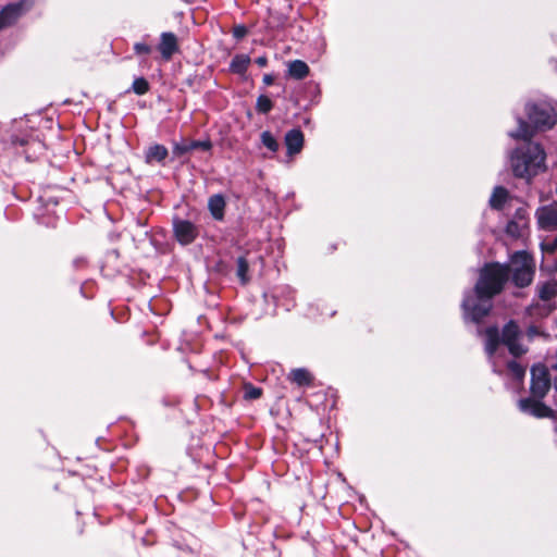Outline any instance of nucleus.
<instances>
[{"label":"nucleus","instance_id":"nucleus-7","mask_svg":"<svg viewBox=\"0 0 557 557\" xmlns=\"http://www.w3.org/2000/svg\"><path fill=\"white\" fill-rule=\"evenodd\" d=\"M519 327L513 321H509L503 329L502 342L508 347L511 355L519 357L524 354L523 347L518 343Z\"/></svg>","mask_w":557,"mask_h":557},{"label":"nucleus","instance_id":"nucleus-17","mask_svg":"<svg viewBox=\"0 0 557 557\" xmlns=\"http://www.w3.org/2000/svg\"><path fill=\"white\" fill-rule=\"evenodd\" d=\"M508 198V191L503 186H496L490 198V206L493 209H502Z\"/></svg>","mask_w":557,"mask_h":557},{"label":"nucleus","instance_id":"nucleus-13","mask_svg":"<svg viewBox=\"0 0 557 557\" xmlns=\"http://www.w3.org/2000/svg\"><path fill=\"white\" fill-rule=\"evenodd\" d=\"M169 154V151L165 146L160 144H154L148 148L146 151V162H163Z\"/></svg>","mask_w":557,"mask_h":557},{"label":"nucleus","instance_id":"nucleus-19","mask_svg":"<svg viewBox=\"0 0 557 557\" xmlns=\"http://www.w3.org/2000/svg\"><path fill=\"white\" fill-rule=\"evenodd\" d=\"M556 295L557 284L555 283L546 282L539 287V297L544 301L553 299Z\"/></svg>","mask_w":557,"mask_h":557},{"label":"nucleus","instance_id":"nucleus-3","mask_svg":"<svg viewBox=\"0 0 557 557\" xmlns=\"http://www.w3.org/2000/svg\"><path fill=\"white\" fill-rule=\"evenodd\" d=\"M550 386L552 377L548 369L542 363L533 366L531 369V396L519 400V409L536 418H554L555 411L541 401Z\"/></svg>","mask_w":557,"mask_h":557},{"label":"nucleus","instance_id":"nucleus-1","mask_svg":"<svg viewBox=\"0 0 557 557\" xmlns=\"http://www.w3.org/2000/svg\"><path fill=\"white\" fill-rule=\"evenodd\" d=\"M511 264L490 263L481 270L474 288L465 294L461 307L465 319L480 323L492 310L493 298L500 294L510 275L515 286H529L534 277L535 264L527 251H516Z\"/></svg>","mask_w":557,"mask_h":557},{"label":"nucleus","instance_id":"nucleus-12","mask_svg":"<svg viewBox=\"0 0 557 557\" xmlns=\"http://www.w3.org/2000/svg\"><path fill=\"white\" fill-rule=\"evenodd\" d=\"M225 206V199L220 194L213 195L209 198L208 208L211 215L216 221H222L224 219Z\"/></svg>","mask_w":557,"mask_h":557},{"label":"nucleus","instance_id":"nucleus-23","mask_svg":"<svg viewBox=\"0 0 557 557\" xmlns=\"http://www.w3.org/2000/svg\"><path fill=\"white\" fill-rule=\"evenodd\" d=\"M262 395V389L257 387L250 383L244 385V398L247 400H255L260 398Z\"/></svg>","mask_w":557,"mask_h":557},{"label":"nucleus","instance_id":"nucleus-2","mask_svg":"<svg viewBox=\"0 0 557 557\" xmlns=\"http://www.w3.org/2000/svg\"><path fill=\"white\" fill-rule=\"evenodd\" d=\"M518 129L510 132L513 139H522L524 143L517 147L509 156L511 171L516 177L524 178L528 182L544 171L546 153L543 147L531 140L534 132L521 116L517 117Z\"/></svg>","mask_w":557,"mask_h":557},{"label":"nucleus","instance_id":"nucleus-4","mask_svg":"<svg viewBox=\"0 0 557 557\" xmlns=\"http://www.w3.org/2000/svg\"><path fill=\"white\" fill-rule=\"evenodd\" d=\"M525 112L530 124V128L535 131H546L552 128L557 122V113L552 103L528 102L525 104Z\"/></svg>","mask_w":557,"mask_h":557},{"label":"nucleus","instance_id":"nucleus-25","mask_svg":"<svg viewBox=\"0 0 557 557\" xmlns=\"http://www.w3.org/2000/svg\"><path fill=\"white\" fill-rule=\"evenodd\" d=\"M11 143L15 146H27V145H37V146H41L40 141H37L34 139L33 136H18V135H12L11 136Z\"/></svg>","mask_w":557,"mask_h":557},{"label":"nucleus","instance_id":"nucleus-28","mask_svg":"<svg viewBox=\"0 0 557 557\" xmlns=\"http://www.w3.org/2000/svg\"><path fill=\"white\" fill-rule=\"evenodd\" d=\"M134 50H135V53L138 54V55H143V54H149L151 52V47L148 46L147 44L145 42H136L134 45Z\"/></svg>","mask_w":557,"mask_h":557},{"label":"nucleus","instance_id":"nucleus-14","mask_svg":"<svg viewBox=\"0 0 557 557\" xmlns=\"http://www.w3.org/2000/svg\"><path fill=\"white\" fill-rule=\"evenodd\" d=\"M309 66L301 60H294L288 64V75L295 79H304L309 75Z\"/></svg>","mask_w":557,"mask_h":557},{"label":"nucleus","instance_id":"nucleus-8","mask_svg":"<svg viewBox=\"0 0 557 557\" xmlns=\"http://www.w3.org/2000/svg\"><path fill=\"white\" fill-rule=\"evenodd\" d=\"M536 219L539 226L545 231L557 230V201L547 206L540 207L536 210Z\"/></svg>","mask_w":557,"mask_h":557},{"label":"nucleus","instance_id":"nucleus-9","mask_svg":"<svg viewBox=\"0 0 557 557\" xmlns=\"http://www.w3.org/2000/svg\"><path fill=\"white\" fill-rule=\"evenodd\" d=\"M195 149H201L205 151H210L212 149V143L211 140H191L189 143L182 141V143H175L173 146V156L174 157H183L186 153L195 150Z\"/></svg>","mask_w":557,"mask_h":557},{"label":"nucleus","instance_id":"nucleus-27","mask_svg":"<svg viewBox=\"0 0 557 557\" xmlns=\"http://www.w3.org/2000/svg\"><path fill=\"white\" fill-rule=\"evenodd\" d=\"M506 233L512 237H519L521 235L520 225L516 221H510L506 225Z\"/></svg>","mask_w":557,"mask_h":557},{"label":"nucleus","instance_id":"nucleus-10","mask_svg":"<svg viewBox=\"0 0 557 557\" xmlns=\"http://www.w3.org/2000/svg\"><path fill=\"white\" fill-rule=\"evenodd\" d=\"M158 49L162 58H164L165 60L171 59L172 55L178 50L176 36L170 32L162 33Z\"/></svg>","mask_w":557,"mask_h":557},{"label":"nucleus","instance_id":"nucleus-5","mask_svg":"<svg viewBox=\"0 0 557 557\" xmlns=\"http://www.w3.org/2000/svg\"><path fill=\"white\" fill-rule=\"evenodd\" d=\"M32 0H21L18 2L9 3L0 11V30L12 26L32 8Z\"/></svg>","mask_w":557,"mask_h":557},{"label":"nucleus","instance_id":"nucleus-32","mask_svg":"<svg viewBox=\"0 0 557 557\" xmlns=\"http://www.w3.org/2000/svg\"><path fill=\"white\" fill-rule=\"evenodd\" d=\"M273 82H274V76H273L272 74H265V75L263 76V83H264L265 85H268V86H269V85H272V84H273Z\"/></svg>","mask_w":557,"mask_h":557},{"label":"nucleus","instance_id":"nucleus-29","mask_svg":"<svg viewBox=\"0 0 557 557\" xmlns=\"http://www.w3.org/2000/svg\"><path fill=\"white\" fill-rule=\"evenodd\" d=\"M247 33H248V30H247L246 26H244V25H236L233 28V36L237 40L244 38L247 35Z\"/></svg>","mask_w":557,"mask_h":557},{"label":"nucleus","instance_id":"nucleus-18","mask_svg":"<svg viewBox=\"0 0 557 557\" xmlns=\"http://www.w3.org/2000/svg\"><path fill=\"white\" fill-rule=\"evenodd\" d=\"M290 379L299 386L310 385L312 381L311 374L302 368L294 369L290 372Z\"/></svg>","mask_w":557,"mask_h":557},{"label":"nucleus","instance_id":"nucleus-22","mask_svg":"<svg viewBox=\"0 0 557 557\" xmlns=\"http://www.w3.org/2000/svg\"><path fill=\"white\" fill-rule=\"evenodd\" d=\"M261 143L272 152H276L280 148L277 140L269 131L262 132Z\"/></svg>","mask_w":557,"mask_h":557},{"label":"nucleus","instance_id":"nucleus-20","mask_svg":"<svg viewBox=\"0 0 557 557\" xmlns=\"http://www.w3.org/2000/svg\"><path fill=\"white\" fill-rule=\"evenodd\" d=\"M249 263L247 259L242 256L237 259V271L236 274L243 284H247L249 281L248 276Z\"/></svg>","mask_w":557,"mask_h":557},{"label":"nucleus","instance_id":"nucleus-6","mask_svg":"<svg viewBox=\"0 0 557 557\" xmlns=\"http://www.w3.org/2000/svg\"><path fill=\"white\" fill-rule=\"evenodd\" d=\"M173 233L176 240L181 245H189L191 244L199 235V228L196 224L188 220H183L180 218L173 219Z\"/></svg>","mask_w":557,"mask_h":557},{"label":"nucleus","instance_id":"nucleus-11","mask_svg":"<svg viewBox=\"0 0 557 557\" xmlns=\"http://www.w3.org/2000/svg\"><path fill=\"white\" fill-rule=\"evenodd\" d=\"M285 145L287 153L294 156L299 153L304 147V134L299 128H293L285 135Z\"/></svg>","mask_w":557,"mask_h":557},{"label":"nucleus","instance_id":"nucleus-15","mask_svg":"<svg viewBox=\"0 0 557 557\" xmlns=\"http://www.w3.org/2000/svg\"><path fill=\"white\" fill-rule=\"evenodd\" d=\"M485 337H486V343H485L486 352L490 356H492L495 354V351L498 347V344L502 341V338L499 337L498 327L497 326L487 327L485 331Z\"/></svg>","mask_w":557,"mask_h":557},{"label":"nucleus","instance_id":"nucleus-30","mask_svg":"<svg viewBox=\"0 0 557 557\" xmlns=\"http://www.w3.org/2000/svg\"><path fill=\"white\" fill-rule=\"evenodd\" d=\"M544 249L547 250L548 252L556 251L557 250V236L550 243L546 244Z\"/></svg>","mask_w":557,"mask_h":557},{"label":"nucleus","instance_id":"nucleus-16","mask_svg":"<svg viewBox=\"0 0 557 557\" xmlns=\"http://www.w3.org/2000/svg\"><path fill=\"white\" fill-rule=\"evenodd\" d=\"M250 64V58L247 54H236L230 64L231 72L235 74L246 73L248 65Z\"/></svg>","mask_w":557,"mask_h":557},{"label":"nucleus","instance_id":"nucleus-26","mask_svg":"<svg viewBox=\"0 0 557 557\" xmlns=\"http://www.w3.org/2000/svg\"><path fill=\"white\" fill-rule=\"evenodd\" d=\"M508 369L510 372L517 377L522 379L524 376L525 370L523 367H521L518 362L511 361L508 363Z\"/></svg>","mask_w":557,"mask_h":557},{"label":"nucleus","instance_id":"nucleus-21","mask_svg":"<svg viewBox=\"0 0 557 557\" xmlns=\"http://www.w3.org/2000/svg\"><path fill=\"white\" fill-rule=\"evenodd\" d=\"M272 108H273V102L268 96L260 95L257 98L256 110L259 113L267 114L272 110Z\"/></svg>","mask_w":557,"mask_h":557},{"label":"nucleus","instance_id":"nucleus-31","mask_svg":"<svg viewBox=\"0 0 557 557\" xmlns=\"http://www.w3.org/2000/svg\"><path fill=\"white\" fill-rule=\"evenodd\" d=\"M259 66L263 67L268 64V58L265 55L258 57L255 61Z\"/></svg>","mask_w":557,"mask_h":557},{"label":"nucleus","instance_id":"nucleus-24","mask_svg":"<svg viewBox=\"0 0 557 557\" xmlns=\"http://www.w3.org/2000/svg\"><path fill=\"white\" fill-rule=\"evenodd\" d=\"M132 90L139 96L145 95L149 90L148 81L144 77L135 78L132 85Z\"/></svg>","mask_w":557,"mask_h":557}]
</instances>
